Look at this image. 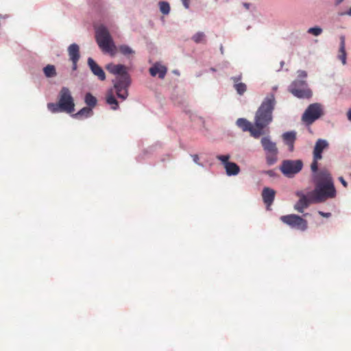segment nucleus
Returning <instances> with one entry per match:
<instances>
[{
	"instance_id": "nucleus-33",
	"label": "nucleus",
	"mask_w": 351,
	"mask_h": 351,
	"mask_svg": "<svg viewBox=\"0 0 351 351\" xmlns=\"http://www.w3.org/2000/svg\"><path fill=\"white\" fill-rule=\"evenodd\" d=\"M318 214L324 217H330L331 216L330 213H324L323 211H318Z\"/></svg>"
},
{
	"instance_id": "nucleus-10",
	"label": "nucleus",
	"mask_w": 351,
	"mask_h": 351,
	"mask_svg": "<svg viewBox=\"0 0 351 351\" xmlns=\"http://www.w3.org/2000/svg\"><path fill=\"white\" fill-rule=\"evenodd\" d=\"M302 167L303 163L300 160H286L282 162L280 171L287 177L291 178L299 173Z\"/></svg>"
},
{
	"instance_id": "nucleus-17",
	"label": "nucleus",
	"mask_w": 351,
	"mask_h": 351,
	"mask_svg": "<svg viewBox=\"0 0 351 351\" xmlns=\"http://www.w3.org/2000/svg\"><path fill=\"white\" fill-rule=\"evenodd\" d=\"M167 71V68L159 64H155L149 69V73L152 76L154 77L158 75L160 79H163L165 77Z\"/></svg>"
},
{
	"instance_id": "nucleus-29",
	"label": "nucleus",
	"mask_w": 351,
	"mask_h": 351,
	"mask_svg": "<svg viewBox=\"0 0 351 351\" xmlns=\"http://www.w3.org/2000/svg\"><path fill=\"white\" fill-rule=\"evenodd\" d=\"M307 32L308 34H312L313 36H317L320 35L322 33V29L321 27H310L307 30Z\"/></svg>"
},
{
	"instance_id": "nucleus-28",
	"label": "nucleus",
	"mask_w": 351,
	"mask_h": 351,
	"mask_svg": "<svg viewBox=\"0 0 351 351\" xmlns=\"http://www.w3.org/2000/svg\"><path fill=\"white\" fill-rule=\"evenodd\" d=\"M160 10L163 14H168L170 12L169 3L167 1H160L159 3Z\"/></svg>"
},
{
	"instance_id": "nucleus-9",
	"label": "nucleus",
	"mask_w": 351,
	"mask_h": 351,
	"mask_svg": "<svg viewBox=\"0 0 351 351\" xmlns=\"http://www.w3.org/2000/svg\"><path fill=\"white\" fill-rule=\"evenodd\" d=\"M261 145L267 152V162L268 165H274L277 160L278 148L274 142H272L269 137H263L261 139Z\"/></svg>"
},
{
	"instance_id": "nucleus-26",
	"label": "nucleus",
	"mask_w": 351,
	"mask_h": 351,
	"mask_svg": "<svg viewBox=\"0 0 351 351\" xmlns=\"http://www.w3.org/2000/svg\"><path fill=\"white\" fill-rule=\"evenodd\" d=\"M118 51L125 56H129L130 55H133L134 53V51L132 50L129 46L125 45L119 46Z\"/></svg>"
},
{
	"instance_id": "nucleus-31",
	"label": "nucleus",
	"mask_w": 351,
	"mask_h": 351,
	"mask_svg": "<svg viewBox=\"0 0 351 351\" xmlns=\"http://www.w3.org/2000/svg\"><path fill=\"white\" fill-rule=\"evenodd\" d=\"M319 160H315V158H313V162L311 165V169L312 171V172L313 173V176L317 173H319V171H318V162Z\"/></svg>"
},
{
	"instance_id": "nucleus-8",
	"label": "nucleus",
	"mask_w": 351,
	"mask_h": 351,
	"mask_svg": "<svg viewBox=\"0 0 351 351\" xmlns=\"http://www.w3.org/2000/svg\"><path fill=\"white\" fill-rule=\"evenodd\" d=\"M280 221L292 228L305 231L308 228V222L302 217L298 215L290 214L281 216Z\"/></svg>"
},
{
	"instance_id": "nucleus-38",
	"label": "nucleus",
	"mask_w": 351,
	"mask_h": 351,
	"mask_svg": "<svg viewBox=\"0 0 351 351\" xmlns=\"http://www.w3.org/2000/svg\"><path fill=\"white\" fill-rule=\"evenodd\" d=\"M343 0H335V3L337 5H339L341 3Z\"/></svg>"
},
{
	"instance_id": "nucleus-5",
	"label": "nucleus",
	"mask_w": 351,
	"mask_h": 351,
	"mask_svg": "<svg viewBox=\"0 0 351 351\" xmlns=\"http://www.w3.org/2000/svg\"><path fill=\"white\" fill-rule=\"evenodd\" d=\"M95 38L99 48L105 53L114 56L116 46L106 27L99 25L95 30Z\"/></svg>"
},
{
	"instance_id": "nucleus-30",
	"label": "nucleus",
	"mask_w": 351,
	"mask_h": 351,
	"mask_svg": "<svg viewBox=\"0 0 351 351\" xmlns=\"http://www.w3.org/2000/svg\"><path fill=\"white\" fill-rule=\"evenodd\" d=\"M230 156V155H218L217 156V158L220 160L224 165V167H226V163H230L229 159Z\"/></svg>"
},
{
	"instance_id": "nucleus-16",
	"label": "nucleus",
	"mask_w": 351,
	"mask_h": 351,
	"mask_svg": "<svg viewBox=\"0 0 351 351\" xmlns=\"http://www.w3.org/2000/svg\"><path fill=\"white\" fill-rule=\"evenodd\" d=\"M276 191L269 187H265L262 191V197L264 203L269 207L274 202Z\"/></svg>"
},
{
	"instance_id": "nucleus-19",
	"label": "nucleus",
	"mask_w": 351,
	"mask_h": 351,
	"mask_svg": "<svg viewBox=\"0 0 351 351\" xmlns=\"http://www.w3.org/2000/svg\"><path fill=\"white\" fill-rule=\"evenodd\" d=\"M241 80V75L232 77V80L234 82V87L237 90V93L240 95H243L247 90L245 84L240 82Z\"/></svg>"
},
{
	"instance_id": "nucleus-40",
	"label": "nucleus",
	"mask_w": 351,
	"mask_h": 351,
	"mask_svg": "<svg viewBox=\"0 0 351 351\" xmlns=\"http://www.w3.org/2000/svg\"><path fill=\"white\" fill-rule=\"evenodd\" d=\"M308 215H309V213H305V214H304V215H303V216H304V217H306V216H308Z\"/></svg>"
},
{
	"instance_id": "nucleus-23",
	"label": "nucleus",
	"mask_w": 351,
	"mask_h": 351,
	"mask_svg": "<svg viewBox=\"0 0 351 351\" xmlns=\"http://www.w3.org/2000/svg\"><path fill=\"white\" fill-rule=\"evenodd\" d=\"M92 114H93V110L90 108L84 107L80 110H79L77 113L73 114L72 115V117L75 119H81L82 117H84V118L89 117Z\"/></svg>"
},
{
	"instance_id": "nucleus-32",
	"label": "nucleus",
	"mask_w": 351,
	"mask_h": 351,
	"mask_svg": "<svg viewBox=\"0 0 351 351\" xmlns=\"http://www.w3.org/2000/svg\"><path fill=\"white\" fill-rule=\"evenodd\" d=\"M307 77V73L305 71L303 70H299L298 71V80H304Z\"/></svg>"
},
{
	"instance_id": "nucleus-21",
	"label": "nucleus",
	"mask_w": 351,
	"mask_h": 351,
	"mask_svg": "<svg viewBox=\"0 0 351 351\" xmlns=\"http://www.w3.org/2000/svg\"><path fill=\"white\" fill-rule=\"evenodd\" d=\"M106 103L111 106L114 110H117L119 108V103L114 96L113 89H110L106 94Z\"/></svg>"
},
{
	"instance_id": "nucleus-34",
	"label": "nucleus",
	"mask_w": 351,
	"mask_h": 351,
	"mask_svg": "<svg viewBox=\"0 0 351 351\" xmlns=\"http://www.w3.org/2000/svg\"><path fill=\"white\" fill-rule=\"evenodd\" d=\"M339 181L341 182V183L343 184V186L347 187V186H348V183H347V182L343 179V177H340V178H339Z\"/></svg>"
},
{
	"instance_id": "nucleus-3",
	"label": "nucleus",
	"mask_w": 351,
	"mask_h": 351,
	"mask_svg": "<svg viewBox=\"0 0 351 351\" xmlns=\"http://www.w3.org/2000/svg\"><path fill=\"white\" fill-rule=\"evenodd\" d=\"M275 104L274 96L270 95L264 99L257 110L254 118V124L260 132H263V130L272 121V112Z\"/></svg>"
},
{
	"instance_id": "nucleus-14",
	"label": "nucleus",
	"mask_w": 351,
	"mask_h": 351,
	"mask_svg": "<svg viewBox=\"0 0 351 351\" xmlns=\"http://www.w3.org/2000/svg\"><path fill=\"white\" fill-rule=\"evenodd\" d=\"M68 53L70 60L73 63V69L75 70L77 68V62L80 59V47L75 44H71L68 48Z\"/></svg>"
},
{
	"instance_id": "nucleus-15",
	"label": "nucleus",
	"mask_w": 351,
	"mask_h": 351,
	"mask_svg": "<svg viewBox=\"0 0 351 351\" xmlns=\"http://www.w3.org/2000/svg\"><path fill=\"white\" fill-rule=\"evenodd\" d=\"M88 64L92 73L101 81L106 80V74L101 66H99L91 58L88 59Z\"/></svg>"
},
{
	"instance_id": "nucleus-27",
	"label": "nucleus",
	"mask_w": 351,
	"mask_h": 351,
	"mask_svg": "<svg viewBox=\"0 0 351 351\" xmlns=\"http://www.w3.org/2000/svg\"><path fill=\"white\" fill-rule=\"evenodd\" d=\"M192 40L195 43H205L206 36L204 32H199L193 36Z\"/></svg>"
},
{
	"instance_id": "nucleus-7",
	"label": "nucleus",
	"mask_w": 351,
	"mask_h": 351,
	"mask_svg": "<svg viewBox=\"0 0 351 351\" xmlns=\"http://www.w3.org/2000/svg\"><path fill=\"white\" fill-rule=\"evenodd\" d=\"M289 90L298 98H310L312 91L307 86L306 80H295L289 86Z\"/></svg>"
},
{
	"instance_id": "nucleus-6",
	"label": "nucleus",
	"mask_w": 351,
	"mask_h": 351,
	"mask_svg": "<svg viewBox=\"0 0 351 351\" xmlns=\"http://www.w3.org/2000/svg\"><path fill=\"white\" fill-rule=\"evenodd\" d=\"M323 114V109L321 104L315 103L310 104L302 116V121L306 125H311Z\"/></svg>"
},
{
	"instance_id": "nucleus-25",
	"label": "nucleus",
	"mask_w": 351,
	"mask_h": 351,
	"mask_svg": "<svg viewBox=\"0 0 351 351\" xmlns=\"http://www.w3.org/2000/svg\"><path fill=\"white\" fill-rule=\"evenodd\" d=\"M43 72L47 77H53L57 75L56 67L52 64H47L44 67Z\"/></svg>"
},
{
	"instance_id": "nucleus-1",
	"label": "nucleus",
	"mask_w": 351,
	"mask_h": 351,
	"mask_svg": "<svg viewBox=\"0 0 351 351\" xmlns=\"http://www.w3.org/2000/svg\"><path fill=\"white\" fill-rule=\"evenodd\" d=\"M315 184L314 189L311 191V197L315 203H322L336 196V189L332 178L326 169H322L313 176Z\"/></svg>"
},
{
	"instance_id": "nucleus-35",
	"label": "nucleus",
	"mask_w": 351,
	"mask_h": 351,
	"mask_svg": "<svg viewBox=\"0 0 351 351\" xmlns=\"http://www.w3.org/2000/svg\"><path fill=\"white\" fill-rule=\"evenodd\" d=\"M183 5L186 8L189 7V0H182Z\"/></svg>"
},
{
	"instance_id": "nucleus-39",
	"label": "nucleus",
	"mask_w": 351,
	"mask_h": 351,
	"mask_svg": "<svg viewBox=\"0 0 351 351\" xmlns=\"http://www.w3.org/2000/svg\"><path fill=\"white\" fill-rule=\"evenodd\" d=\"M346 14L351 16V7L350 8L349 10L347 12Z\"/></svg>"
},
{
	"instance_id": "nucleus-12",
	"label": "nucleus",
	"mask_w": 351,
	"mask_h": 351,
	"mask_svg": "<svg viewBox=\"0 0 351 351\" xmlns=\"http://www.w3.org/2000/svg\"><path fill=\"white\" fill-rule=\"evenodd\" d=\"M237 125L244 132L249 131L251 135L254 138H258L263 134V132H260L256 126L254 127L252 123L245 119H238L237 121Z\"/></svg>"
},
{
	"instance_id": "nucleus-22",
	"label": "nucleus",
	"mask_w": 351,
	"mask_h": 351,
	"mask_svg": "<svg viewBox=\"0 0 351 351\" xmlns=\"http://www.w3.org/2000/svg\"><path fill=\"white\" fill-rule=\"evenodd\" d=\"M224 168L226 169V174L229 176H236L240 172V167L236 163L232 162L226 163Z\"/></svg>"
},
{
	"instance_id": "nucleus-20",
	"label": "nucleus",
	"mask_w": 351,
	"mask_h": 351,
	"mask_svg": "<svg viewBox=\"0 0 351 351\" xmlns=\"http://www.w3.org/2000/svg\"><path fill=\"white\" fill-rule=\"evenodd\" d=\"M338 58L341 61L343 65L346 64V41L344 36H340V46Z\"/></svg>"
},
{
	"instance_id": "nucleus-18",
	"label": "nucleus",
	"mask_w": 351,
	"mask_h": 351,
	"mask_svg": "<svg viewBox=\"0 0 351 351\" xmlns=\"http://www.w3.org/2000/svg\"><path fill=\"white\" fill-rule=\"evenodd\" d=\"M282 138L285 144L289 146V150L292 152L294 148V142L296 139L295 132L291 131L284 133L282 135Z\"/></svg>"
},
{
	"instance_id": "nucleus-24",
	"label": "nucleus",
	"mask_w": 351,
	"mask_h": 351,
	"mask_svg": "<svg viewBox=\"0 0 351 351\" xmlns=\"http://www.w3.org/2000/svg\"><path fill=\"white\" fill-rule=\"evenodd\" d=\"M84 101L88 108L92 109L96 106L97 100L91 93H88L85 95Z\"/></svg>"
},
{
	"instance_id": "nucleus-36",
	"label": "nucleus",
	"mask_w": 351,
	"mask_h": 351,
	"mask_svg": "<svg viewBox=\"0 0 351 351\" xmlns=\"http://www.w3.org/2000/svg\"><path fill=\"white\" fill-rule=\"evenodd\" d=\"M192 157H193V161H194L195 163L198 164V163H199V162H198V161H199V156H198V155H197V154H194V155H193V156H192Z\"/></svg>"
},
{
	"instance_id": "nucleus-11",
	"label": "nucleus",
	"mask_w": 351,
	"mask_h": 351,
	"mask_svg": "<svg viewBox=\"0 0 351 351\" xmlns=\"http://www.w3.org/2000/svg\"><path fill=\"white\" fill-rule=\"evenodd\" d=\"M299 199L294 204V209L298 213H303L304 209L307 208L312 203H315L311 197V193L304 194L302 191H298L295 193Z\"/></svg>"
},
{
	"instance_id": "nucleus-13",
	"label": "nucleus",
	"mask_w": 351,
	"mask_h": 351,
	"mask_svg": "<svg viewBox=\"0 0 351 351\" xmlns=\"http://www.w3.org/2000/svg\"><path fill=\"white\" fill-rule=\"evenodd\" d=\"M328 143L324 139H318L313 149V158L315 160H321L322 158V152L328 147Z\"/></svg>"
},
{
	"instance_id": "nucleus-37",
	"label": "nucleus",
	"mask_w": 351,
	"mask_h": 351,
	"mask_svg": "<svg viewBox=\"0 0 351 351\" xmlns=\"http://www.w3.org/2000/svg\"><path fill=\"white\" fill-rule=\"evenodd\" d=\"M348 119L351 121V109L347 113Z\"/></svg>"
},
{
	"instance_id": "nucleus-4",
	"label": "nucleus",
	"mask_w": 351,
	"mask_h": 351,
	"mask_svg": "<svg viewBox=\"0 0 351 351\" xmlns=\"http://www.w3.org/2000/svg\"><path fill=\"white\" fill-rule=\"evenodd\" d=\"M47 108L52 113H73L75 111V102L70 90L67 87H62L58 95V102L48 103Z\"/></svg>"
},
{
	"instance_id": "nucleus-2",
	"label": "nucleus",
	"mask_w": 351,
	"mask_h": 351,
	"mask_svg": "<svg viewBox=\"0 0 351 351\" xmlns=\"http://www.w3.org/2000/svg\"><path fill=\"white\" fill-rule=\"evenodd\" d=\"M106 69L112 74L117 75L114 82V88L117 97L125 100L128 96V88L130 85V76L128 68L123 64H108Z\"/></svg>"
}]
</instances>
